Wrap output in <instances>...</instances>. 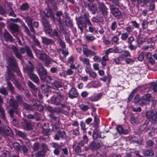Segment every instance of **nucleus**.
I'll list each match as a JSON object with an SVG mask.
<instances>
[{"label": "nucleus", "mask_w": 157, "mask_h": 157, "mask_svg": "<svg viewBox=\"0 0 157 157\" xmlns=\"http://www.w3.org/2000/svg\"><path fill=\"white\" fill-rule=\"evenodd\" d=\"M153 97L150 94H144L141 97V102L139 103L141 106L147 105L149 104L152 99Z\"/></svg>", "instance_id": "10"}, {"label": "nucleus", "mask_w": 157, "mask_h": 157, "mask_svg": "<svg viewBox=\"0 0 157 157\" xmlns=\"http://www.w3.org/2000/svg\"><path fill=\"white\" fill-rule=\"evenodd\" d=\"M13 146L14 148L18 151H21V146H20L19 144L17 142H16L13 144Z\"/></svg>", "instance_id": "41"}, {"label": "nucleus", "mask_w": 157, "mask_h": 157, "mask_svg": "<svg viewBox=\"0 0 157 157\" xmlns=\"http://www.w3.org/2000/svg\"><path fill=\"white\" fill-rule=\"evenodd\" d=\"M119 40V37L117 36H115L112 38L111 41L113 44H118V41Z\"/></svg>", "instance_id": "33"}, {"label": "nucleus", "mask_w": 157, "mask_h": 157, "mask_svg": "<svg viewBox=\"0 0 157 157\" xmlns=\"http://www.w3.org/2000/svg\"><path fill=\"white\" fill-rule=\"evenodd\" d=\"M88 74L90 77L92 78H95L97 76V74L96 72L92 71Z\"/></svg>", "instance_id": "57"}, {"label": "nucleus", "mask_w": 157, "mask_h": 157, "mask_svg": "<svg viewBox=\"0 0 157 157\" xmlns=\"http://www.w3.org/2000/svg\"><path fill=\"white\" fill-rule=\"evenodd\" d=\"M57 94L56 97L52 98L51 99L52 103L56 105H60L62 107H64L65 105L63 103L66 102V98L59 92L57 93Z\"/></svg>", "instance_id": "5"}, {"label": "nucleus", "mask_w": 157, "mask_h": 157, "mask_svg": "<svg viewBox=\"0 0 157 157\" xmlns=\"http://www.w3.org/2000/svg\"><path fill=\"white\" fill-rule=\"evenodd\" d=\"M93 56H94L93 58V59L94 61L95 62H100L101 58L99 56L96 55V52H95V55Z\"/></svg>", "instance_id": "51"}, {"label": "nucleus", "mask_w": 157, "mask_h": 157, "mask_svg": "<svg viewBox=\"0 0 157 157\" xmlns=\"http://www.w3.org/2000/svg\"><path fill=\"white\" fill-rule=\"evenodd\" d=\"M52 147L55 148V149H61L62 147V145L60 144H58V143H52Z\"/></svg>", "instance_id": "42"}, {"label": "nucleus", "mask_w": 157, "mask_h": 157, "mask_svg": "<svg viewBox=\"0 0 157 157\" xmlns=\"http://www.w3.org/2000/svg\"><path fill=\"white\" fill-rule=\"evenodd\" d=\"M98 136V132L97 130H95L93 132L92 136L94 139H97Z\"/></svg>", "instance_id": "53"}, {"label": "nucleus", "mask_w": 157, "mask_h": 157, "mask_svg": "<svg viewBox=\"0 0 157 157\" xmlns=\"http://www.w3.org/2000/svg\"><path fill=\"white\" fill-rule=\"evenodd\" d=\"M134 101L135 103H137L138 102L140 103L141 102V98H140L139 95H136L134 99Z\"/></svg>", "instance_id": "49"}, {"label": "nucleus", "mask_w": 157, "mask_h": 157, "mask_svg": "<svg viewBox=\"0 0 157 157\" xmlns=\"http://www.w3.org/2000/svg\"><path fill=\"white\" fill-rule=\"evenodd\" d=\"M42 23L44 27V31L46 34H48L52 37L55 36L56 37L58 36V31L54 30L53 31L50 25L49 21L46 18H44L42 19Z\"/></svg>", "instance_id": "2"}, {"label": "nucleus", "mask_w": 157, "mask_h": 157, "mask_svg": "<svg viewBox=\"0 0 157 157\" xmlns=\"http://www.w3.org/2000/svg\"><path fill=\"white\" fill-rule=\"evenodd\" d=\"M51 130L50 129H44L43 131V133L45 136L48 135L50 134Z\"/></svg>", "instance_id": "52"}, {"label": "nucleus", "mask_w": 157, "mask_h": 157, "mask_svg": "<svg viewBox=\"0 0 157 157\" xmlns=\"http://www.w3.org/2000/svg\"><path fill=\"white\" fill-rule=\"evenodd\" d=\"M118 28V24L116 21H113L111 23L110 26V28L111 31H115Z\"/></svg>", "instance_id": "28"}, {"label": "nucleus", "mask_w": 157, "mask_h": 157, "mask_svg": "<svg viewBox=\"0 0 157 157\" xmlns=\"http://www.w3.org/2000/svg\"><path fill=\"white\" fill-rule=\"evenodd\" d=\"M23 106L25 109L26 110H32V106L30 105L25 103L23 104Z\"/></svg>", "instance_id": "61"}, {"label": "nucleus", "mask_w": 157, "mask_h": 157, "mask_svg": "<svg viewBox=\"0 0 157 157\" xmlns=\"http://www.w3.org/2000/svg\"><path fill=\"white\" fill-rule=\"evenodd\" d=\"M45 16L47 17H50L52 18H54L53 13L50 9H49L47 10V13H46L45 14Z\"/></svg>", "instance_id": "37"}, {"label": "nucleus", "mask_w": 157, "mask_h": 157, "mask_svg": "<svg viewBox=\"0 0 157 157\" xmlns=\"http://www.w3.org/2000/svg\"><path fill=\"white\" fill-rule=\"evenodd\" d=\"M145 154L147 156H151L153 155L154 153L152 150H150L146 151Z\"/></svg>", "instance_id": "55"}, {"label": "nucleus", "mask_w": 157, "mask_h": 157, "mask_svg": "<svg viewBox=\"0 0 157 157\" xmlns=\"http://www.w3.org/2000/svg\"><path fill=\"white\" fill-rule=\"evenodd\" d=\"M129 35L127 33H124L121 34V38L122 40H125L127 39Z\"/></svg>", "instance_id": "38"}, {"label": "nucleus", "mask_w": 157, "mask_h": 157, "mask_svg": "<svg viewBox=\"0 0 157 157\" xmlns=\"http://www.w3.org/2000/svg\"><path fill=\"white\" fill-rule=\"evenodd\" d=\"M95 39V37L91 34H88L86 36V39L89 41H93Z\"/></svg>", "instance_id": "39"}, {"label": "nucleus", "mask_w": 157, "mask_h": 157, "mask_svg": "<svg viewBox=\"0 0 157 157\" xmlns=\"http://www.w3.org/2000/svg\"><path fill=\"white\" fill-rule=\"evenodd\" d=\"M57 132L60 138H63L66 137V135L65 131L59 130Z\"/></svg>", "instance_id": "43"}, {"label": "nucleus", "mask_w": 157, "mask_h": 157, "mask_svg": "<svg viewBox=\"0 0 157 157\" xmlns=\"http://www.w3.org/2000/svg\"><path fill=\"white\" fill-rule=\"evenodd\" d=\"M131 23L132 24L133 26L136 28H138L139 27L140 25L136 21H132Z\"/></svg>", "instance_id": "64"}, {"label": "nucleus", "mask_w": 157, "mask_h": 157, "mask_svg": "<svg viewBox=\"0 0 157 157\" xmlns=\"http://www.w3.org/2000/svg\"><path fill=\"white\" fill-rule=\"evenodd\" d=\"M62 12L61 11L57 12L56 13V20L58 22V23L60 26L63 23V21L60 18V17L62 16Z\"/></svg>", "instance_id": "27"}, {"label": "nucleus", "mask_w": 157, "mask_h": 157, "mask_svg": "<svg viewBox=\"0 0 157 157\" xmlns=\"http://www.w3.org/2000/svg\"><path fill=\"white\" fill-rule=\"evenodd\" d=\"M123 52V50L121 48L116 47L113 49V52L115 53H121Z\"/></svg>", "instance_id": "60"}, {"label": "nucleus", "mask_w": 157, "mask_h": 157, "mask_svg": "<svg viewBox=\"0 0 157 157\" xmlns=\"http://www.w3.org/2000/svg\"><path fill=\"white\" fill-rule=\"evenodd\" d=\"M94 122L95 124L98 126L99 123V120L98 116L97 114H95L94 116Z\"/></svg>", "instance_id": "44"}, {"label": "nucleus", "mask_w": 157, "mask_h": 157, "mask_svg": "<svg viewBox=\"0 0 157 157\" xmlns=\"http://www.w3.org/2000/svg\"><path fill=\"white\" fill-rule=\"evenodd\" d=\"M6 79L7 81V88L10 90L11 93H14V87L11 83L9 82L10 80L13 82L17 87L20 90H21L20 86L18 80L16 78L12 72L8 68L7 71V74L6 76Z\"/></svg>", "instance_id": "1"}, {"label": "nucleus", "mask_w": 157, "mask_h": 157, "mask_svg": "<svg viewBox=\"0 0 157 157\" xmlns=\"http://www.w3.org/2000/svg\"><path fill=\"white\" fill-rule=\"evenodd\" d=\"M103 95L102 93L94 94L89 98V99L93 101H97L101 98Z\"/></svg>", "instance_id": "15"}, {"label": "nucleus", "mask_w": 157, "mask_h": 157, "mask_svg": "<svg viewBox=\"0 0 157 157\" xmlns=\"http://www.w3.org/2000/svg\"><path fill=\"white\" fill-rule=\"evenodd\" d=\"M110 11L112 14L116 18L119 19L121 16V13L119 9L113 6L110 8Z\"/></svg>", "instance_id": "12"}, {"label": "nucleus", "mask_w": 157, "mask_h": 157, "mask_svg": "<svg viewBox=\"0 0 157 157\" xmlns=\"http://www.w3.org/2000/svg\"><path fill=\"white\" fill-rule=\"evenodd\" d=\"M44 155V153L43 151H41L38 152L36 154V157H43Z\"/></svg>", "instance_id": "54"}, {"label": "nucleus", "mask_w": 157, "mask_h": 157, "mask_svg": "<svg viewBox=\"0 0 157 157\" xmlns=\"http://www.w3.org/2000/svg\"><path fill=\"white\" fill-rule=\"evenodd\" d=\"M145 38L142 37H139L137 40V44H143L145 41Z\"/></svg>", "instance_id": "45"}, {"label": "nucleus", "mask_w": 157, "mask_h": 157, "mask_svg": "<svg viewBox=\"0 0 157 157\" xmlns=\"http://www.w3.org/2000/svg\"><path fill=\"white\" fill-rule=\"evenodd\" d=\"M38 57L43 62L45 66L47 67H50L51 66L50 64L52 63V60L47 57V55L44 53H40Z\"/></svg>", "instance_id": "9"}, {"label": "nucleus", "mask_w": 157, "mask_h": 157, "mask_svg": "<svg viewBox=\"0 0 157 157\" xmlns=\"http://www.w3.org/2000/svg\"><path fill=\"white\" fill-rule=\"evenodd\" d=\"M152 88L154 92H157V82L152 83Z\"/></svg>", "instance_id": "59"}, {"label": "nucleus", "mask_w": 157, "mask_h": 157, "mask_svg": "<svg viewBox=\"0 0 157 157\" xmlns=\"http://www.w3.org/2000/svg\"><path fill=\"white\" fill-rule=\"evenodd\" d=\"M4 37L6 41H9L10 42H12L13 38L12 36L6 30H5V31L4 35Z\"/></svg>", "instance_id": "24"}, {"label": "nucleus", "mask_w": 157, "mask_h": 157, "mask_svg": "<svg viewBox=\"0 0 157 157\" xmlns=\"http://www.w3.org/2000/svg\"><path fill=\"white\" fill-rule=\"evenodd\" d=\"M79 60L86 66L90 65V62L89 59L87 58H84L82 56H80L79 57Z\"/></svg>", "instance_id": "26"}, {"label": "nucleus", "mask_w": 157, "mask_h": 157, "mask_svg": "<svg viewBox=\"0 0 157 157\" xmlns=\"http://www.w3.org/2000/svg\"><path fill=\"white\" fill-rule=\"evenodd\" d=\"M33 19L29 17H27L25 19V21L29 27L30 29V31L33 32H34L35 31L33 26Z\"/></svg>", "instance_id": "16"}, {"label": "nucleus", "mask_w": 157, "mask_h": 157, "mask_svg": "<svg viewBox=\"0 0 157 157\" xmlns=\"http://www.w3.org/2000/svg\"><path fill=\"white\" fill-rule=\"evenodd\" d=\"M28 83L29 86L31 89L32 92L34 95L36 93L37 91V88L30 81H28Z\"/></svg>", "instance_id": "23"}, {"label": "nucleus", "mask_w": 157, "mask_h": 157, "mask_svg": "<svg viewBox=\"0 0 157 157\" xmlns=\"http://www.w3.org/2000/svg\"><path fill=\"white\" fill-rule=\"evenodd\" d=\"M80 109L83 111H86L90 109L89 107L87 105L83 103L80 104L79 105Z\"/></svg>", "instance_id": "31"}, {"label": "nucleus", "mask_w": 157, "mask_h": 157, "mask_svg": "<svg viewBox=\"0 0 157 157\" xmlns=\"http://www.w3.org/2000/svg\"><path fill=\"white\" fill-rule=\"evenodd\" d=\"M135 39L133 36H130L127 39V42L129 44H132L134 41Z\"/></svg>", "instance_id": "46"}, {"label": "nucleus", "mask_w": 157, "mask_h": 157, "mask_svg": "<svg viewBox=\"0 0 157 157\" xmlns=\"http://www.w3.org/2000/svg\"><path fill=\"white\" fill-rule=\"evenodd\" d=\"M147 119L152 123L157 122V112L155 110L147 111L145 113Z\"/></svg>", "instance_id": "7"}, {"label": "nucleus", "mask_w": 157, "mask_h": 157, "mask_svg": "<svg viewBox=\"0 0 157 157\" xmlns=\"http://www.w3.org/2000/svg\"><path fill=\"white\" fill-rule=\"evenodd\" d=\"M10 106L13 109H16L18 107V104L17 102L12 99H10L9 101Z\"/></svg>", "instance_id": "29"}, {"label": "nucleus", "mask_w": 157, "mask_h": 157, "mask_svg": "<svg viewBox=\"0 0 157 157\" xmlns=\"http://www.w3.org/2000/svg\"><path fill=\"white\" fill-rule=\"evenodd\" d=\"M72 133L76 136H78L79 134V132L78 129H74L71 131Z\"/></svg>", "instance_id": "63"}, {"label": "nucleus", "mask_w": 157, "mask_h": 157, "mask_svg": "<svg viewBox=\"0 0 157 157\" xmlns=\"http://www.w3.org/2000/svg\"><path fill=\"white\" fill-rule=\"evenodd\" d=\"M68 95L70 98L74 99L78 96V93L76 88L72 87L69 92Z\"/></svg>", "instance_id": "13"}, {"label": "nucleus", "mask_w": 157, "mask_h": 157, "mask_svg": "<svg viewBox=\"0 0 157 157\" xmlns=\"http://www.w3.org/2000/svg\"><path fill=\"white\" fill-rule=\"evenodd\" d=\"M42 41L43 43L49 44L53 43V41L52 40L47 38L46 37H42Z\"/></svg>", "instance_id": "30"}, {"label": "nucleus", "mask_w": 157, "mask_h": 157, "mask_svg": "<svg viewBox=\"0 0 157 157\" xmlns=\"http://www.w3.org/2000/svg\"><path fill=\"white\" fill-rule=\"evenodd\" d=\"M10 28L13 31L17 32L18 30L19 26L15 24H12L10 25Z\"/></svg>", "instance_id": "35"}, {"label": "nucleus", "mask_w": 157, "mask_h": 157, "mask_svg": "<svg viewBox=\"0 0 157 157\" xmlns=\"http://www.w3.org/2000/svg\"><path fill=\"white\" fill-rule=\"evenodd\" d=\"M98 12L101 15L104 17L107 16L108 13V9L106 5L103 2H98Z\"/></svg>", "instance_id": "8"}, {"label": "nucleus", "mask_w": 157, "mask_h": 157, "mask_svg": "<svg viewBox=\"0 0 157 157\" xmlns=\"http://www.w3.org/2000/svg\"><path fill=\"white\" fill-rule=\"evenodd\" d=\"M26 49H27L26 53L31 58H33V53L29 48V47L27 46H26Z\"/></svg>", "instance_id": "34"}, {"label": "nucleus", "mask_w": 157, "mask_h": 157, "mask_svg": "<svg viewBox=\"0 0 157 157\" xmlns=\"http://www.w3.org/2000/svg\"><path fill=\"white\" fill-rule=\"evenodd\" d=\"M16 100L20 104L23 102L22 97L21 95H16L15 97Z\"/></svg>", "instance_id": "47"}, {"label": "nucleus", "mask_w": 157, "mask_h": 157, "mask_svg": "<svg viewBox=\"0 0 157 157\" xmlns=\"http://www.w3.org/2000/svg\"><path fill=\"white\" fill-rule=\"evenodd\" d=\"M148 22L147 20H144L141 23L142 28L143 29H147L148 26Z\"/></svg>", "instance_id": "36"}, {"label": "nucleus", "mask_w": 157, "mask_h": 157, "mask_svg": "<svg viewBox=\"0 0 157 157\" xmlns=\"http://www.w3.org/2000/svg\"><path fill=\"white\" fill-rule=\"evenodd\" d=\"M122 53L120 54L119 56V57L120 58L124 59V58L128 57H130L131 56V54L127 50H125L124 51L123 50Z\"/></svg>", "instance_id": "20"}, {"label": "nucleus", "mask_w": 157, "mask_h": 157, "mask_svg": "<svg viewBox=\"0 0 157 157\" xmlns=\"http://www.w3.org/2000/svg\"><path fill=\"white\" fill-rule=\"evenodd\" d=\"M76 20L78 27L82 33L83 32V29L82 27L86 28L87 27V25L89 26H92V24L90 20V22L86 21V19H84L83 17L80 16L78 18H76Z\"/></svg>", "instance_id": "6"}, {"label": "nucleus", "mask_w": 157, "mask_h": 157, "mask_svg": "<svg viewBox=\"0 0 157 157\" xmlns=\"http://www.w3.org/2000/svg\"><path fill=\"white\" fill-rule=\"evenodd\" d=\"M52 86L53 88L57 89L58 88L61 87L63 86V84L59 81L55 80L53 81Z\"/></svg>", "instance_id": "19"}, {"label": "nucleus", "mask_w": 157, "mask_h": 157, "mask_svg": "<svg viewBox=\"0 0 157 157\" xmlns=\"http://www.w3.org/2000/svg\"><path fill=\"white\" fill-rule=\"evenodd\" d=\"M7 62L10 68L14 71L16 72L20 77L22 78V74L18 68L16 59L13 56L9 57Z\"/></svg>", "instance_id": "3"}, {"label": "nucleus", "mask_w": 157, "mask_h": 157, "mask_svg": "<svg viewBox=\"0 0 157 157\" xmlns=\"http://www.w3.org/2000/svg\"><path fill=\"white\" fill-rule=\"evenodd\" d=\"M37 70L39 77L42 81L47 82L48 80H52L51 77L48 75L47 70L42 65H40L37 68Z\"/></svg>", "instance_id": "4"}, {"label": "nucleus", "mask_w": 157, "mask_h": 157, "mask_svg": "<svg viewBox=\"0 0 157 157\" xmlns=\"http://www.w3.org/2000/svg\"><path fill=\"white\" fill-rule=\"evenodd\" d=\"M34 65H32L29 66V65H27L25 67H24V70L25 72H27L28 74L33 73L34 69Z\"/></svg>", "instance_id": "18"}, {"label": "nucleus", "mask_w": 157, "mask_h": 157, "mask_svg": "<svg viewBox=\"0 0 157 157\" xmlns=\"http://www.w3.org/2000/svg\"><path fill=\"white\" fill-rule=\"evenodd\" d=\"M116 129L118 133L120 134H126L127 133V131L124 129L121 125H117Z\"/></svg>", "instance_id": "22"}, {"label": "nucleus", "mask_w": 157, "mask_h": 157, "mask_svg": "<svg viewBox=\"0 0 157 157\" xmlns=\"http://www.w3.org/2000/svg\"><path fill=\"white\" fill-rule=\"evenodd\" d=\"M75 60L74 57L73 56H71L69 57L68 59V63L70 64H73Z\"/></svg>", "instance_id": "62"}, {"label": "nucleus", "mask_w": 157, "mask_h": 157, "mask_svg": "<svg viewBox=\"0 0 157 157\" xmlns=\"http://www.w3.org/2000/svg\"><path fill=\"white\" fill-rule=\"evenodd\" d=\"M144 58V54L143 52L140 53L138 56V60L141 61L143 60Z\"/></svg>", "instance_id": "56"}, {"label": "nucleus", "mask_w": 157, "mask_h": 157, "mask_svg": "<svg viewBox=\"0 0 157 157\" xmlns=\"http://www.w3.org/2000/svg\"><path fill=\"white\" fill-rule=\"evenodd\" d=\"M84 5L86 7L88 8L89 10L92 12L93 14H95L98 10L97 7L95 4L91 2H85Z\"/></svg>", "instance_id": "11"}, {"label": "nucleus", "mask_w": 157, "mask_h": 157, "mask_svg": "<svg viewBox=\"0 0 157 157\" xmlns=\"http://www.w3.org/2000/svg\"><path fill=\"white\" fill-rule=\"evenodd\" d=\"M80 125L81 128L83 131H86L88 128V126L86 125V123L83 121L80 122Z\"/></svg>", "instance_id": "32"}, {"label": "nucleus", "mask_w": 157, "mask_h": 157, "mask_svg": "<svg viewBox=\"0 0 157 157\" xmlns=\"http://www.w3.org/2000/svg\"><path fill=\"white\" fill-rule=\"evenodd\" d=\"M125 61L127 64H132L134 61L131 58H126L125 59Z\"/></svg>", "instance_id": "50"}, {"label": "nucleus", "mask_w": 157, "mask_h": 157, "mask_svg": "<svg viewBox=\"0 0 157 157\" xmlns=\"http://www.w3.org/2000/svg\"><path fill=\"white\" fill-rule=\"evenodd\" d=\"M128 48L131 51H133L136 50L137 48V46L134 45L132 44L128 45Z\"/></svg>", "instance_id": "48"}, {"label": "nucleus", "mask_w": 157, "mask_h": 157, "mask_svg": "<svg viewBox=\"0 0 157 157\" xmlns=\"http://www.w3.org/2000/svg\"><path fill=\"white\" fill-rule=\"evenodd\" d=\"M89 148L93 151L100 148V144L99 143L97 144L95 141H93L89 145Z\"/></svg>", "instance_id": "21"}, {"label": "nucleus", "mask_w": 157, "mask_h": 157, "mask_svg": "<svg viewBox=\"0 0 157 157\" xmlns=\"http://www.w3.org/2000/svg\"><path fill=\"white\" fill-rule=\"evenodd\" d=\"M92 21L94 23L102 22L104 21V18L103 17L99 16H97L93 17L91 19Z\"/></svg>", "instance_id": "17"}, {"label": "nucleus", "mask_w": 157, "mask_h": 157, "mask_svg": "<svg viewBox=\"0 0 157 157\" xmlns=\"http://www.w3.org/2000/svg\"><path fill=\"white\" fill-rule=\"evenodd\" d=\"M29 5L27 3H23L21 6V9L22 10L25 11L28 10L29 8Z\"/></svg>", "instance_id": "40"}, {"label": "nucleus", "mask_w": 157, "mask_h": 157, "mask_svg": "<svg viewBox=\"0 0 157 157\" xmlns=\"http://www.w3.org/2000/svg\"><path fill=\"white\" fill-rule=\"evenodd\" d=\"M0 93L4 95L8 94V93L5 88H3L0 90Z\"/></svg>", "instance_id": "58"}, {"label": "nucleus", "mask_w": 157, "mask_h": 157, "mask_svg": "<svg viewBox=\"0 0 157 157\" xmlns=\"http://www.w3.org/2000/svg\"><path fill=\"white\" fill-rule=\"evenodd\" d=\"M30 79L36 83H38L39 82V79L37 75L33 73H31L29 75Z\"/></svg>", "instance_id": "25"}, {"label": "nucleus", "mask_w": 157, "mask_h": 157, "mask_svg": "<svg viewBox=\"0 0 157 157\" xmlns=\"http://www.w3.org/2000/svg\"><path fill=\"white\" fill-rule=\"evenodd\" d=\"M83 54L87 57H91L95 54V52L87 48H83L82 49Z\"/></svg>", "instance_id": "14"}]
</instances>
